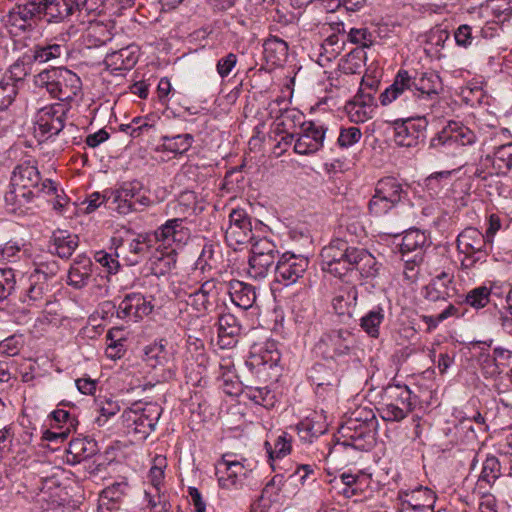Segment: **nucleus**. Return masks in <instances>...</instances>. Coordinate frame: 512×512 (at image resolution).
Listing matches in <instances>:
<instances>
[{
	"instance_id": "nucleus-6",
	"label": "nucleus",
	"mask_w": 512,
	"mask_h": 512,
	"mask_svg": "<svg viewBox=\"0 0 512 512\" xmlns=\"http://www.w3.org/2000/svg\"><path fill=\"white\" fill-rule=\"evenodd\" d=\"M385 401L380 409L384 421L399 422L412 412L415 406V396L410 388L401 384H389L383 390Z\"/></svg>"
},
{
	"instance_id": "nucleus-27",
	"label": "nucleus",
	"mask_w": 512,
	"mask_h": 512,
	"mask_svg": "<svg viewBox=\"0 0 512 512\" xmlns=\"http://www.w3.org/2000/svg\"><path fill=\"white\" fill-rule=\"evenodd\" d=\"M241 325L231 313H222L218 318V343L221 348H232L238 342Z\"/></svg>"
},
{
	"instance_id": "nucleus-39",
	"label": "nucleus",
	"mask_w": 512,
	"mask_h": 512,
	"mask_svg": "<svg viewBox=\"0 0 512 512\" xmlns=\"http://www.w3.org/2000/svg\"><path fill=\"white\" fill-rule=\"evenodd\" d=\"M34 198L28 197V194L13 193L7 190L4 195L6 210L16 215H24L31 211L34 207Z\"/></svg>"
},
{
	"instance_id": "nucleus-42",
	"label": "nucleus",
	"mask_w": 512,
	"mask_h": 512,
	"mask_svg": "<svg viewBox=\"0 0 512 512\" xmlns=\"http://www.w3.org/2000/svg\"><path fill=\"white\" fill-rule=\"evenodd\" d=\"M40 3L43 17L49 23L62 22L71 16L64 0H43Z\"/></svg>"
},
{
	"instance_id": "nucleus-36",
	"label": "nucleus",
	"mask_w": 512,
	"mask_h": 512,
	"mask_svg": "<svg viewBox=\"0 0 512 512\" xmlns=\"http://www.w3.org/2000/svg\"><path fill=\"white\" fill-rule=\"evenodd\" d=\"M54 252L64 259H68L79 245V238L66 230H57L52 236Z\"/></svg>"
},
{
	"instance_id": "nucleus-32",
	"label": "nucleus",
	"mask_w": 512,
	"mask_h": 512,
	"mask_svg": "<svg viewBox=\"0 0 512 512\" xmlns=\"http://www.w3.org/2000/svg\"><path fill=\"white\" fill-rule=\"evenodd\" d=\"M344 109L351 122L364 123L373 116V100L370 96H355Z\"/></svg>"
},
{
	"instance_id": "nucleus-26",
	"label": "nucleus",
	"mask_w": 512,
	"mask_h": 512,
	"mask_svg": "<svg viewBox=\"0 0 512 512\" xmlns=\"http://www.w3.org/2000/svg\"><path fill=\"white\" fill-rule=\"evenodd\" d=\"M453 278L452 274L441 272L425 287V298L433 302L447 301L455 293Z\"/></svg>"
},
{
	"instance_id": "nucleus-62",
	"label": "nucleus",
	"mask_w": 512,
	"mask_h": 512,
	"mask_svg": "<svg viewBox=\"0 0 512 512\" xmlns=\"http://www.w3.org/2000/svg\"><path fill=\"white\" fill-rule=\"evenodd\" d=\"M303 114L296 109H286L281 117L280 122L278 123V130L280 132H286L291 129L293 126L302 125L305 121H302Z\"/></svg>"
},
{
	"instance_id": "nucleus-16",
	"label": "nucleus",
	"mask_w": 512,
	"mask_h": 512,
	"mask_svg": "<svg viewBox=\"0 0 512 512\" xmlns=\"http://www.w3.org/2000/svg\"><path fill=\"white\" fill-rule=\"evenodd\" d=\"M11 180L24 184L41 195L56 193V183L50 179L43 180L37 165L31 161L18 164L12 172Z\"/></svg>"
},
{
	"instance_id": "nucleus-60",
	"label": "nucleus",
	"mask_w": 512,
	"mask_h": 512,
	"mask_svg": "<svg viewBox=\"0 0 512 512\" xmlns=\"http://www.w3.org/2000/svg\"><path fill=\"white\" fill-rule=\"evenodd\" d=\"M59 272L58 262L54 259L46 261H35L34 270L30 274H37L43 281L53 278Z\"/></svg>"
},
{
	"instance_id": "nucleus-48",
	"label": "nucleus",
	"mask_w": 512,
	"mask_h": 512,
	"mask_svg": "<svg viewBox=\"0 0 512 512\" xmlns=\"http://www.w3.org/2000/svg\"><path fill=\"white\" fill-rule=\"evenodd\" d=\"M309 380L317 387L334 386L337 378L334 371L322 363H315L308 374Z\"/></svg>"
},
{
	"instance_id": "nucleus-4",
	"label": "nucleus",
	"mask_w": 512,
	"mask_h": 512,
	"mask_svg": "<svg viewBox=\"0 0 512 512\" xmlns=\"http://www.w3.org/2000/svg\"><path fill=\"white\" fill-rule=\"evenodd\" d=\"M456 246L459 254L464 255L460 262L464 270L486 263L491 251L484 234L475 227H467L461 231L457 236Z\"/></svg>"
},
{
	"instance_id": "nucleus-3",
	"label": "nucleus",
	"mask_w": 512,
	"mask_h": 512,
	"mask_svg": "<svg viewBox=\"0 0 512 512\" xmlns=\"http://www.w3.org/2000/svg\"><path fill=\"white\" fill-rule=\"evenodd\" d=\"M153 203L148 191L138 180L123 182L108 194V208L122 216L143 212Z\"/></svg>"
},
{
	"instance_id": "nucleus-54",
	"label": "nucleus",
	"mask_w": 512,
	"mask_h": 512,
	"mask_svg": "<svg viewBox=\"0 0 512 512\" xmlns=\"http://www.w3.org/2000/svg\"><path fill=\"white\" fill-rule=\"evenodd\" d=\"M365 53L360 48L352 50L342 60L341 69L346 74H359L364 66Z\"/></svg>"
},
{
	"instance_id": "nucleus-56",
	"label": "nucleus",
	"mask_w": 512,
	"mask_h": 512,
	"mask_svg": "<svg viewBox=\"0 0 512 512\" xmlns=\"http://www.w3.org/2000/svg\"><path fill=\"white\" fill-rule=\"evenodd\" d=\"M218 246L213 243H206L196 260L195 269L200 270L202 273L210 271L216 265L215 252Z\"/></svg>"
},
{
	"instance_id": "nucleus-25",
	"label": "nucleus",
	"mask_w": 512,
	"mask_h": 512,
	"mask_svg": "<svg viewBox=\"0 0 512 512\" xmlns=\"http://www.w3.org/2000/svg\"><path fill=\"white\" fill-rule=\"evenodd\" d=\"M429 246L428 237L419 229H409L405 232L400 244V251L405 257L409 253H415L412 257L414 264H420L423 260L424 248Z\"/></svg>"
},
{
	"instance_id": "nucleus-63",
	"label": "nucleus",
	"mask_w": 512,
	"mask_h": 512,
	"mask_svg": "<svg viewBox=\"0 0 512 512\" xmlns=\"http://www.w3.org/2000/svg\"><path fill=\"white\" fill-rule=\"evenodd\" d=\"M362 137V132L357 127L341 128L337 144L341 148H349L358 143Z\"/></svg>"
},
{
	"instance_id": "nucleus-45",
	"label": "nucleus",
	"mask_w": 512,
	"mask_h": 512,
	"mask_svg": "<svg viewBox=\"0 0 512 512\" xmlns=\"http://www.w3.org/2000/svg\"><path fill=\"white\" fill-rule=\"evenodd\" d=\"M384 317V309L377 306L360 319V326L370 337L378 338Z\"/></svg>"
},
{
	"instance_id": "nucleus-49",
	"label": "nucleus",
	"mask_w": 512,
	"mask_h": 512,
	"mask_svg": "<svg viewBox=\"0 0 512 512\" xmlns=\"http://www.w3.org/2000/svg\"><path fill=\"white\" fill-rule=\"evenodd\" d=\"M498 286L497 281H494L489 288L480 286L472 289L466 296V303L476 309L484 308L489 303L491 294L498 295L496 292Z\"/></svg>"
},
{
	"instance_id": "nucleus-64",
	"label": "nucleus",
	"mask_w": 512,
	"mask_h": 512,
	"mask_svg": "<svg viewBox=\"0 0 512 512\" xmlns=\"http://www.w3.org/2000/svg\"><path fill=\"white\" fill-rule=\"evenodd\" d=\"M117 257L118 254L113 255L104 250L97 251L94 255L95 261L106 268L109 274H116L120 268Z\"/></svg>"
},
{
	"instance_id": "nucleus-38",
	"label": "nucleus",
	"mask_w": 512,
	"mask_h": 512,
	"mask_svg": "<svg viewBox=\"0 0 512 512\" xmlns=\"http://www.w3.org/2000/svg\"><path fill=\"white\" fill-rule=\"evenodd\" d=\"M265 59L273 65H281L288 55V44L277 36H270L263 44Z\"/></svg>"
},
{
	"instance_id": "nucleus-51",
	"label": "nucleus",
	"mask_w": 512,
	"mask_h": 512,
	"mask_svg": "<svg viewBox=\"0 0 512 512\" xmlns=\"http://www.w3.org/2000/svg\"><path fill=\"white\" fill-rule=\"evenodd\" d=\"M18 93L17 84L10 82L9 79H0V116L1 120L9 121L7 109L13 103Z\"/></svg>"
},
{
	"instance_id": "nucleus-2",
	"label": "nucleus",
	"mask_w": 512,
	"mask_h": 512,
	"mask_svg": "<svg viewBox=\"0 0 512 512\" xmlns=\"http://www.w3.org/2000/svg\"><path fill=\"white\" fill-rule=\"evenodd\" d=\"M34 84L38 88L46 89L62 103L73 100L82 88L80 77L65 67H53L39 72L34 77Z\"/></svg>"
},
{
	"instance_id": "nucleus-43",
	"label": "nucleus",
	"mask_w": 512,
	"mask_h": 512,
	"mask_svg": "<svg viewBox=\"0 0 512 512\" xmlns=\"http://www.w3.org/2000/svg\"><path fill=\"white\" fill-rule=\"evenodd\" d=\"M67 53V48L65 45L61 44H46V45H36L32 49V60L34 62L43 64L50 62L52 60L58 59L64 54Z\"/></svg>"
},
{
	"instance_id": "nucleus-31",
	"label": "nucleus",
	"mask_w": 512,
	"mask_h": 512,
	"mask_svg": "<svg viewBox=\"0 0 512 512\" xmlns=\"http://www.w3.org/2000/svg\"><path fill=\"white\" fill-rule=\"evenodd\" d=\"M97 442L89 438H75L69 442L67 448V462L78 464L98 453Z\"/></svg>"
},
{
	"instance_id": "nucleus-21",
	"label": "nucleus",
	"mask_w": 512,
	"mask_h": 512,
	"mask_svg": "<svg viewBox=\"0 0 512 512\" xmlns=\"http://www.w3.org/2000/svg\"><path fill=\"white\" fill-rule=\"evenodd\" d=\"M153 310L151 301L140 293L127 294L119 303L117 316L121 319H129L138 322Z\"/></svg>"
},
{
	"instance_id": "nucleus-44",
	"label": "nucleus",
	"mask_w": 512,
	"mask_h": 512,
	"mask_svg": "<svg viewBox=\"0 0 512 512\" xmlns=\"http://www.w3.org/2000/svg\"><path fill=\"white\" fill-rule=\"evenodd\" d=\"M152 258V269L156 274L163 275L175 267L177 262V253L174 248L166 249V251L163 252L160 251V247H157Z\"/></svg>"
},
{
	"instance_id": "nucleus-33",
	"label": "nucleus",
	"mask_w": 512,
	"mask_h": 512,
	"mask_svg": "<svg viewBox=\"0 0 512 512\" xmlns=\"http://www.w3.org/2000/svg\"><path fill=\"white\" fill-rule=\"evenodd\" d=\"M229 295L232 302L239 308L247 310L253 306L256 301L255 287L251 284L232 280L229 282Z\"/></svg>"
},
{
	"instance_id": "nucleus-47",
	"label": "nucleus",
	"mask_w": 512,
	"mask_h": 512,
	"mask_svg": "<svg viewBox=\"0 0 512 512\" xmlns=\"http://www.w3.org/2000/svg\"><path fill=\"white\" fill-rule=\"evenodd\" d=\"M278 255H251L249 258V274L255 279L267 276Z\"/></svg>"
},
{
	"instance_id": "nucleus-57",
	"label": "nucleus",
	"mask_w": 512,
	"mask_h": 512,
	"mask_svg": "<svg viewBox=\"0 0 512 512\" xmlns=\"http://www.w3.org/2000/svg\"><path fill=\"white\" fill-rule=\"evenodd\" d=\"M348 41L359 45L360 49L363 50V48H370L375 40V35L366 27L361 28H351L348 32Z\"/></svg>"
},
{
	"instance_id": "nucleus-41",
	"label": "nucleus",
	"mask_w": 512,
	"mask_h": 512,
	"mask_svg": "<svg viewBox=\"0 0 512 512\" xmlns=\"http://www.w3.org/2000/svg\"><path fill=\"white\" fill-rule=\"evenodd\" d=\"M295 430L303 443H312L326 431V427L324 423L306 417L295 426Z\"/></svg>"
},
{
	"instance_id": "nucleus-11",
	"label": "nucleus",
	"mask_w": 512,
	"mask_h": 512,
	"mask_svg": "<svg viewBox=\"0 0 512 512\" xmlns=\"http://www.w3.org/2000/svg\"><path fill=\"white\" fill-rule=\"evenodd\" d=\"M176 298L185 300L198 313H205L212 306L211 299L217 294V281L209 279L198 287L181 283L174 291Z\"/></svg>"
},
{
	"instance_id": "nucleus-61",
	"label": "nucleus",
	"mask_w": 512,
	"mask_h": 512,
	"mask_svg": "<svg viewBox=\"0 0 512 512\" xmlns=\"http://www.w3.org/2000/svg\"><path fill=\"white\" fill-rule=\"evenodd\" d=\"M167 466L166 458L162 455H157L153 459V465L149 470V479L154 488L159 490L163 479H164V470Z\"/></svg>"
},
{
	"instance_id": "nucleus-14",
	"label": "nucleus",
	"mask_w": 512,
	"mask_h": 512,
	"mask_svg": "<svg viewBox=\"0 0 512 512\" xmlns=\"http://www.w3.org/2000/svg\"><path fill=\"white\" fill-rule=\"evenodd\" d=\"M251 217L244 209H232L229 213V225L225 230V240L234 250L237 246L254 241Z\"/></svg>"
},
{
	"instance_id": "nucleus-9",
	"label": "nucleus",
	"mask_w": 512,
	"mask_h": 512,
	"mask_svg": "<svg viewBox=\"0 0 512 512\" xmlns=\"http://www.w3.org/2000/svg\"><path fill=\"white\" fill-rule=\"evenodd\" d=\"M406 195L407 191L396 178H382L376 183L374 194L368 204L369 211L375 216L384 215Z\"/></svg>"
},
{
	"instance_id": "nucleus-5",
	"label": "nucleus",
	"mask_w": 512,
	"mask_h": 512,
	"mask_svg": "<svg viewBox=\"0 0 512 512\" xmlns=\"http://www.w3.org/2000/svg\"><path fill=\"white\" fill-rule=\"evenodd\" d=\"M476 142L475 133L461 122L449 121L430 139V148L438 153L456 155L461 147Z\"/></svg>"
},
{
	"instance_id": "nucleus-58",
	"label": "nucleus",
	"mask_w": 512,
	"mask_h": 512,
	"mask_svg": "<svg viewBox=\"0 0 512 512\" xmlns=\"http://www.w3.org/2000/svg\"><path fill=\"white\" fill-rule=\"evenodd\" d=\"M31 72V67L28 62H26L25 57L19 58L16 60L9 68L8 73L5 74L2 78L9 79L10 82L17 83L23 81L27 75Z\"/></svg>"
},
{
	"instance_id": "nucleus-59",
	"label": "nucleus",
	"mask_w": 512,
	"mask_h": 512,
	"mask_svg": "<svg viewBox=\"0 0 512 512\" xmlns=\"http://www.w3.org/2000/svg\"><path fill=\"white\" fill-rule=\"evenodd\" d=\"M16 286V274L12 268H0V301L11 295Z\"/></svg>"
},
{
	"instance_id": "nucleus-8",
	"label": "nucleus",
	"mask_w": 512,
	"mask_h": 512,
	"mask_svg": "<svg viewBox=\"0 0 512 512\" xmlns=\"http://www.w3.org/2000/svg\"><path fill=\"white\" fill-rule=\"evenodd\" d=\"M162 408L156 403L136 405L123 411L121 418L128 434L146 438L156 427Z\"/></svg>"
},
{
	"instance_id": "nucleus-53",
	"label": "nucleus",
	"mask_w": 512,
	"mask_h": 512,
	"mask_svg": "<svg viewBox=\"0 0 512 512\" xmlns=\"http://www.w3.org/2000/svg\"><path fill=\"white\" fill-rule=\"evenodd\" d=\"M153 238L151 234H139L128 244L129 253L133 258L129 259L132 264L139 262V258L145 257L152 247Z\"/></svg>"
},
{
	"instance_id": "nucleus-34",
	"label": "nucleus",
	"mask_w": 512,
	"mask_h": 512,
	"mask_svg": "<svg viewBox=\"0 0 512 512\" xmlns=\"http://www.w3.org/2000/svg\"><path fill=\"white\" fill-rule=\"evenodd\" d=\"M280 361V353L277 350L274 342H267L264 346L251 352L249 359L246 361V366L250 370L257 369L261 366H268L272 368Z\"/></svg>"
},
{
	"instance_id": "nucleus-10",
	"label": "nucleus",
	"mask_w": 512,
	"mask_h": 512,
	"mask_svg": "<svg viewBox=\"0 0 512 512\" xmlns=\"http://www.w3.org/2000/svg\"><path fill=\"white\" fill-rule=\"evenodd\" d=\"M42 17L41 3L26 0L10 9L4 17V22L12 34L19 35L33 31Z\"/></svg>"
},
{
	"instance_id": "nucleus-1",
	"label": "nucleus",
	"mask_w": 512,
	"mask_h": 512,
	"mask_svg": "<svg viewBox=\"0 0 512 512\" xmlns=\"http://www.w3.org/2000/svg\"><path fill=\"white\" fill-rule=\"evenodd\" d=\"M442 90L441 78L433 71L416 73L411 77L406 70H399L393 83L379 96L383 106L391 104L407 93H411L418 100L435 101Z\"/></svg>"
},
{
	"instance_id": "nucleus-20",
	"label": "nucleus",
	"mask_w": 512,
	"mask_h": 512,
	"mask_svg": "<svg viewBox=\"0 0 512 512\" xmlns=\"http://www.w3.org/2000/svg\"><path fill=\"white\" fill-rule=\"evenodd\" d=\"M326 129L323 125L313 121L302 123L294 143V152L299 155H308L317 152L322 146Z\"/></svg>"
},
{
	"instance_id": "nucleus-12",
	"label": "nucleus",
	"mask_w": 512,
	"mask_h": 512,
	"mask_svg": "<svg viewBox=\"0 0 512 512\" xmlns=\"http://www.w3.org/2000/svg\"><path fill=\"white\" fill-rule=\"evenodd\" d=\"M352 247L342 239H335L325 246L320 253L321 268L324 272L335 277H342L348 273V260Z\"/></svg>"
},
{
	"instance_id": "nucleus-18",
	"label": "nucleus",
	"mask_w": 512,
	"mask_h": 512,
	"mask_svg": "<svg viewBox=\"0 0 512 512\" xmlns=\"http://www.w3.org/2000/svg\"><path fill=\"white\" fill-rule=\"evenodd\" d=\"M185 216L168 219L164 224L159 226L152 234L155 242L159 243L158 247L163 246L165 249L172 248V244L183 245L190 238V230L184 225Z\"/></svg>"
},
{
	"instance_id": "nucleus-40",
	"label": "nucleus",
	"mask_w": 512,
	"mask_h": 512,
	"mask_svg": "<svg viewBox=\"0 0 512 512\" xmlns=\"http://www.w3.org/2000/svg\"><path fill=\"white\" fill-rule=\"evenodd\" d=\"M482 13L493 16L496 23H504L512 17V0H487Z\"/></svg>"
},
{
	"instance_id": "nucleus-17",
	"label": "nucleus",
	"mask_w": 512,
	"mask_h": 512,
	"mask_svg": "<svg viewBox=\"0 0 512 512\" xmlns=\"http://www.w3.org/2000/svg\"><path fill=\"white\" fill-rule=\"evenodd\" d=\"M68 103L57 102L41 108L37 113L36 123L42 136L58 135L65 126Z\"/></svg>"
},
{
	"instance_id": "nucleus-15",
	"label": "nucleus",
	"mask_w": 512,
	"mask_h": 512,
	"mask_svg": "<svg viewBox=\"0 0 512 512\" xmlns=\"http://www.w3.org/2000/svg\"><path fill=\"white\" fill-rule=\"evenodd\" d=\"M428 120L426 117L407 118L394 123V141L398 146L416 147L424 142Z\"/></svg>"
},
{
	"instance_id": "nucleus-52",
	"label": "nucleus",
	"mask_w": 512,
	"mask_h": 512,
	"mask_svg": "<svg viewBox=\"0 0 512 512\" xmlns=\"http://www.w3.org/2000/svg\"><path fill=\"white\" fill-rule=\"evenodd\" d=\"M342 47L339 44V37L336 34L328 36L320 46L318 63L325 66L328 62L336 59Z\"/></svg>"
},
{
	"instance_id": "nucleus-13",
	"label": "nucleus",
	"mask_w": 512,
	"mask_h": 512,
	"mask_svg": "<svg viewBox=\"0 0 512 512\" xmlns=\"http://www.w3.org/2000/svg\"><path fill=\"white\" fill-rule=\"evenodd\" d=\"M246 459H234V455L227 453L216 465V475L222 488L230 489L241 484L252 472Z\"/></svg>"
},
{
	"instance_id": "nucleus-22",
	"label": "nucleus",
	"mask_w": 512,
	"mask_h": 512,
	"mask_svg": "<svg viewBox=\"0 0 512 512\" xmlns=\"http://www.w3.org/2000/svg\"><path fill=\"white\" fill-rule=\"evenodd\" d=\"M356 270L364 278L375 277L379 271V263L366 249L352 247L348 260V272Z\"/></svg>"
},
{
	"instance_id": "nucleus-55",
	"label": "nucleus",
	"mask_w": 512,
	"mask_h": 512,
	"mask_svg": "<svg viewBox=\"0 0 512 512\" xmlns=\"http://www.w3.org/2000/svg\"><path fill=\"white\" fill-rule=\"evenodd\" d=\"M291 442L292 437L286 432H283L280 436H278L273 448L269 442H265V447L267 449V453L269 454V458H282L288 455L291 451Z\"/></svg>"
},
{
	"instance_id": "nucleus-23",
	"label": "nucleus",
	"mask_w": 512,
	"mask_h": 512,
	"mask_svg": "<svg viewBox=\"0 0 512 512\" xmlns=\"http://www.w3.org/2000/svg\"><path fill=\"white\" fill-rule=\"evenodd\" d=\"M139 55V47L131 44L117 51L107 53L104 63L112 71L130 70L137 64Z\"/></svg>"
},
{
	"instance_id": "nucleus-46",
	"label": "nucleus",
	"mask_w": 512,
	"mask_h": 512,
	"mask_svg": "<svg viewBox=\"0 0 512 512\" xmlns=\"http://www.w3.org/2000/svg\"><path fill=\"white\" fill-rule=\"evenodd\" d=\"M162 141L161 149L163 151L174 155H182L190 149L193 137L191 134H179L172 137L164 136Z\"/></svg>"
},
{
	"instance_id": "nucleus-7",
	"label": "nucleus",
	"mask_w": 512,
	"mask_h": 512,
	"mask_svg": "<svg viewBox=\"0 0 512 512\" xmlns=\"http://www.w3.org/2000/svg\"><path fill=\"white\" fill-rule=\"evenodd\" d=\"M355 346V336L346 328L332 329L321 335L314 346L315 354L324 360L337 361L349 356Z\"/></svg>"
},
{
	"instance_id": "nucleus-30",
	"label": "nucleus",
	"mask_w": 512,
	"mask_h": 512,
	"mask_svg": "<svg viewBox=\"0 0 512 512\" xmlns=\"http://www.w3.org/2000/svg\"><path fill=\"white\" fill-rule=\"evenodd\" d=\"M91 274V259L84 254H79L70 266L67 283L75 289H81L88 284Z\"/></svg>"
},
{
	"instance_id": "nucleus-35",
	"label": "nucleus",
	"mask_w": 512,
	"mask_h": 512,
	"mask_svg": "<svg viewBox=\"0 0 512 512\" xmlns=\"http://www.w3.org/2000/svg\"><path fill=\"white\" fill-rule=\"evenodd\" d=\"M129 485L126 481L115 482L106 487L100 494L98 511L111 512L118 508V503L127 494Z\"/></svg>"
},
{
	"instance_id": "nucleus-28",
	"label": "nucleus",
	"mask_w": 512,
	"mask_h": 512,
	"mask_svg": "<svg viewBox=\"0 0 512 512\" xmlns=\"http://www.w3.org/2000/svg\"><path fill=\"white\" fill-rule=\"evenodd\" d=\"M482 166H491L496 175H506L512 169V142L500 145L481 160Z\"/></svg>"
},
{
	"instance_id": "nucleus-29",
	"label": "nucleus",
	"mask_w": 512,
	"mask_h": 512,
	"mask_svg": "<svg viewBox=\"0 0 512 512\" xmlns=\"http://www.w3.org/2000/svg\"><path fill=\"white\" fill-rule=\"evenodd\" d=\"M27 286L24 288L20 299L28 306L41 307L46 300V294L49 291V285L46 281L39 278L37 274H30L27 280Z\"/></svg>"
},
{
	"instance_id": "nucleus-24",
	"label": "nucleus",
	"mask_w": 512,
	"mask_h": 512,
	"mask_svg": "<svg viewBox=\"0 0 512 512\" xmlns=\"http://www.w3.org/2000/svg\"><path fill=\"white\" fill-rule=\"evenodd\" d=\"M501 475L499 459L493 455L487 456L482 464V470L476 482L474 493L479 496L489 495V490Z\"/></svg>"
},
{
	"instance_id": "nucleus-50",
	"label": "nucleus",
	"mask_w": 512,
	"mask_h": 512,
	"mask_svg": "<svg viewBox=\"0 0 512 512\" xmlns=\"http://www.w3.org/2000/svg\"><path fill=\"white\" fill-rule=\"evenodd\" d=\"M241 394L244 398H247L253 403L266 408L273 406L274 404V395L266 386L257 387L252 385H245L241 391Z\"/></svg>"
},
{
	"instance_id": "nucleus-19",
	"label": "nucleus",
	"mask_w": 512,
	"mask_h": 512,
	"mask_svg": "<svg viewBox=\"0 0 512 512\" xmlns=\"http://www.w3.org/2000/svg\"><path fill=\"white\" fill-rule=\"evenodd\" d=\"M308 265L309 260L307 257L289 252L284 253L275 266V279L285 286L294 284L303 276Z\"/></svg>"
},
{
	"instance_id": "nucleus-37",
	"label": "nucleus",
	"mask_w": 512,
	"mask_h": 512,
	"mask_svg": "<svg viewBox=\"0 0 512 512\" xmlns=\"http://www.w3.org/2000/svg\"><path fill=\"white\" fill-rule=\"evenodd\" d=\"M358 291L355 286H345L339 289L332 299V306L338 315H351V310L356 306Z\"/></svg>"
}]
</instances>
